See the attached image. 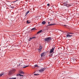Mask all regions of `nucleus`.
I'll return each mask as SVG.
<instances>
[{
  "label": "nucleus",
  "mask_w": 79,
  "mask_h": 79,
  "mask_svg": "<svg viewBox=\"0 0 79 79\" xmlns=\"http://www.w3.org/2000/svg\"><path fill=\"white\" fill-rule=\"evenodd\" d=\"M16 71V70L15 69H12L8 73V75L10 76L12 74V73H13L14 72H15Z\"/></svg>",
  "instance_id": "nucleus-1"
},
{
  "label": "nucleus",
  "mask_w": 79,
  "mask_h": 79,
  "mask_svg": "<svg viewBox=\"0 0 79 79\" xmlns=\"http://www.w3.org/2000/svg\"><path fill=\"white\" fill-rule=\"evenodd\" d=\"M51 39H52V38L51 37H48L47 38H45L44 40L46 42V41H47V42H50L51 40Z\"/></svg>",
  "instance_id": "nucleus-2"
},
{
  "label": "nucleus",
  "mask_w": 79,
  "mask_h": 79,
  "mask_svg": "<svg viewBox=\"0 0 79 79\" xmlns=\"http://www.w3.org/2000/svg\"><path fill=\"white\" fill-rule=\"evenodd\" d=\"M55 48V47H53L52 48L50 51V53H51V55H50V56H52V52H53V51H54Z\"/></svg>",
  "instance_id": "nucleus-3"
},
{
  "label": "nucleus",
  "mask_w": 79,
  "mask_h": 79,
  "mask_svg": "<svg viewBox=\"0 0 79 79\" xmlns=\"http://www.w3.org/2000/svg\"><path fill=\"white\" fill-rule=\"evenodd\" d=\"M45 68L41 69L39 70V72H40V73H43V72H44V71H45Z\"/></svg>",
  "instance_id": "nucleus-4"
},
{
  "label": "nucleus",
  "mask_w": 79,
  "mask_h": 79,
  "mask_svg": "<svg viewBox=\"0 0 79 79\" xmlns=\"http://www.w3.org/2000/svg\"><path fill=\"white\" fill-rule=\"evenodd\" d=\"M40 48L38 49V50H39V52H41V51H42V47L41 46L39 47Z\"/></svg>",
  "instance_id": "nucleus-5"
},
{
  "label": "nucleus",
  "mask_w": 79,
  "mask_h": 79,
  "mask_svg": "<svg viewBox=\"0 0 79 79\" xmlns=\"http://www.w3.org/2000/svg\"><path fill=\"white\" fill-rule=\"evenodd\" d=\"M56 24L55 23H52V24H49L48 25V26H53V25H55Z\"/></svg>",
  "instance_id": "nucleus-6"
},
{
  "label": "nucleus",
  "mask_w": 79,
  "mask_h": 79,
  "mask_svg": "<svg viewBox=\"0 0 79 79\" xmlns=\"http://www.w3.org/2000/svg\"><path fill=\"white\" fill-rule=\"evenodd\" d=\"M73 35H70L69 34H67L66 36V37H72Z\"/></svg>",
  "instance_id": "nucleus-7"
},
{
  "label": "nucleus",
  "mask_w": 79,
  "mask_h": 79,
  "mask_svg": "<svg viewBox=\"0 0 79 79\" xmlns=\"http://www.w3.org/2000/svg\"><path fill=\"white\" fill-rule=\"evenodd\" d=\"M64 6H66L67 7V8H68L69 6H71L69 4H67L65 5Z\"/></svg>",
  "instance_id": "nucleus-8"
},
{
  "label": "nucleus",
  "mask_w": 79,
  "mask_h": 79,
  "mask_svg": "<svg viewBox=\"0 0 79 79\" xmlns=\"http://www.w3.org/2000/svg\"><path fill=\"white\" fill-rule=\"evenodd\" d=\"M19 73H20V74L22 75H24V72L23 71H21L19 72Z\"/></svg>",
  "instance_id": "nucleus-9"
},
{
  "label": "nucleus",
  "mask_w": 79,
  "mask_h": 79,
  "mask_svg": "<svg viewBox=\"0 0 79 79\" xmlns=\"http://www.w3.org/2000/svg\"><path fill=\"white\" fill-rule=\"evenodd\" d=\"M42 30H41L40 31H38L37 33V34H39V33H41V32H42Z\"/></svg>",
  "instance_id": "nucleus-10"
},
{
  "label": "nucleus",
  "mask_w": 79,
  "mask_h": 79,
  "mask_svg": "<svg viewBox=\"0 0 79 79\" xmlns=\"http://www.w3.org/2000/svg\"><path fill=\"white\" fill-rule=\"evenodd\" d=\"M23 76V75H21L20 74H17V76Z\"/></svg>",
  "instance_id": "nucleus-11"
},
{
  "label": "nucleus",
  "mask_w": 79,
  "mask_h": 79,
  "mask_svg": "<svg viewBox=\"0 0 79 79\" xmlns=\"http://www.w3.org/2000/svg\"><path fill=\"white\" fill-rule=\"evenodd\" d=\"M44 52H43L41 54V57H42V56H44Z\"/></svg>",
  "instance_id": "nucleus-12"
},
{
  "label": "nucleus",
  "mask_w": 79,
  "mask_h": 79,
  "mask_svg": "<svg viewBox=\"0 0 79 79\" xmlns=\"http://www.w3.org/2000/svg\"><path fill=\"white\" fill-rule=\"evenodd\" d=\"M42 23L43 24H46V22L45 21H44L42 22Z\"/></svg>",
  "instance_id": "nucleus-13"
},
{
  "label": "nucleus",
  "mask_w": 79,
  "mask_h": 79,
  "mask_svg": "<svg viewBox=\"0 0 79 79\" xmlns=\"http://www.w3.org/2000/svg\"><path fill=\"white\" fill-rule=\"evenodd\" d=\"M10 7L11 8L13 9V8H15V7H14V6H11L10 5Z\"/></svg>",
  "instance_id": "nucleus-14"
},
{
  "label": "nucleus",
  "mask_w": 79,
  "mask_h": 79,
  "mask_svg": "<svg viewBox=\"0 0 79 79\" xmlns=\"http://www.w3.org/2000/svg\"><path fill=\"white\" fill-rule=\"evenodd\" d=\"M27 24H30V23H31V22H29V21L28 20H27Z\"/></svg>",
  "instance_id": "nucleus-15"
},
{
  "label": "nucleus",
  "mask_w": 79,
  "mask_h": 79,
  "mask_svg": "<svg viewBox=\"0 0 79 79\" xmlns=\"http://www.w3.org/2000/svg\"><path fill=\"white\" fill-rule=\"evenodd\" d=\"M16 79V77H15V78L12 77V78H10L9 79Z\"/></svg>",
  "instance_id": "nucleus-16"
},
{
  "label": "nucleus",
  "mask_w": 79,
  "mask_h": 79,
  "mask_svg": "<svg viewBox=\"0 0 79 79\" xmlns=\"http://www.w3.org/2000/svg\"><path fill=\"white\" fill-rule=\"evenodd\" d=\"M29 66V65L24 66L23 67V68H27V67H28Z\"/></svg>",
  "instance_id": "nucleus-17"
},
{
  "label": "nucleus",
  "mask_w": 79,
  "mask_h": 79,
  "mask_svg": "<svg viewBox=\"0 0 79 79\" xmlns=\"http://www.w3.org/2000/svg\"><path fill=\"white\" fill-rule=\"evenodd\" d=\"M29 13V11H28L26 13V15H27Z\"/></svg>",
  "instance_id": "nucleus-18"
},
{
  "label": "nucleus",
  "mask_w": 79,
  "mask_h": 79,
  "mask_svg": "<svg viewBox=\"0 0 79 79\" xmlns=\"http://www.w3.org/2000/svg\"><path fill=\"white\" fill-rule=\"evenodd\" d=\"M3 74L1 73L0 74V77H1V76H3Z\"/></svg>",
  "instance_id": "nucleus-19"
},
{
  "label": "nucleus",
  "mask_w": 79,
  "mask_h": 79,
  "mask_svg": "<svg viewBox=\"0 0 79 79\" xmlns=\"http://www.w3.org/2000/svg\"><path fill=\"white\" fill-rule=\"evenodd\" d=\"M19 1V0H16V1H13L12 2H17V1Z\"/></svg>",
  "instance_id": "nucleus-20"
},
{
  "label": "nucleus",
  "mask_w": 79,
  "mask_h": 79,
  "mask_svg": "<svg viewBox=\"0 0 79 79\" xmlns=\"http://www.w3.org/2000/svg\"><path fill=\"white\" fill-rule=\"evenodd\" d=\"M35 67H38V65L37 64H35L34 65Z\"/></svg>",
  "instance_id": "nucleus-21"
},
{
  "label": "nucleus",
  "mask_w": 79,
  "mask_h": 79,
  "mask_svg": "<svg viewBox=\"0 0 79 79\" xmlns=\"http://www.w3.org/2000/svg\"><path fill=\"white\" fill-rule=\"evenodd\" d=\"M35 28H32L31 30V31H32L33 30H35Z\"/></svg>",
  "instance_id": "nucleus-22"
},
{
  "label": "nucleus",
  "mask_w": 79,
  "mask_h": 79,
  "mask_svg": "<svg viewBox=\"0 0 79 79\" xmlns=\"http://www.w3.org/2000/svg\"><path fill=\"white\" fill-rule=\"evenodd\" d=\"M38 75H39V74H34V76H38Z\"/></svg>",
  "instance_id": "nucleus-23"
},
{
  "label": "nucleus",
  "mask_w": 79,
  "mask_h": 79,
  "mask_svg": "<svg viewBox=\"0 0 79 79\" xmlns=\"http://www.w3.org/2000/svg\"><path fill=\"white\" fill-rule=\"evenodd\" d=\"M35 37H32V39H35Z\"/></svg>",
  "instance_id": "nucleus-24"
},
{
  "label": "nucleus",
  "mask_w": 79,
  "mask_h": 79,
  "mask_svg": "<svg viewBox=\"0 0 79 79\" xmlns=\"http://www.w3.org/2000/svg\"><path fill=\"white\" fill-rule=\"evenodd\" d=\"M30 39L32 40V38H30Z\"/></svg>",
  "instance_id": "nucleus-25"
},
{
  "label": "nucleus",
  "mask_w": 79,
  "mask_h": 79,
  "mask_svg": "<svg viewBox=\"0 0 79 79\" xmlns=\"http://www.w3.org/2000/svg\"><path fill=\"white\" fill-rule=\"evenodd\" d=\"M49 5H50V4H47V6H49Z\"/></svg>",
  "instance_id": "nucleus-26"
},
{
  "label": "nucleus",
  "mask_w": 79,
  "mask_h": 79,
  "mask_svg": "<svg viewBox=\"0 0 79 79\" xmlns=\"http://www.w3.org/2000/svg\"><path fill=\"white\" fill-rule=\"evenodd\" d=\"M27 14H25V16H27Z\"/></svg>",
  "instance_id": "nucleus-27"
},
{
  "label": "nucleus",
  "mask_w": 79,
  "mask_h": 79,
  "mask_svg": "<svg viewBox=\"0 0 79 79\" xmlns=\"http://www.w3.org/2000/svg\"><path fill=\"white\" fill-rule=\"evenodd\" d=\"M31 39H30V38L29 39V40H29V41H31Z\"/></svg>",
  "instance_id": "nucleus-28"
},
{
  "label": "nucleus",
  "mask_w": 79,
  "mask_h": 79,
  "mask_svg": "<svg viewBox=\"0 0 79 79\" xmlns=\"http://www.w3.org/2000/svg\"><path fill=\"white\" fill-rule=\"evenodd\" d=\"M64 26L66 27V26H67V25H64Z\"/></svg>",
  "instance_id": "nucleus-29"
},
{
  "label": "nucleus",
  "mask_w": 79,
  "mask_h": 79,
  "mask_svg": "<svg viewBox=\"0 0 79 79\" xmlns=\"http://www.w3.org/2000/svg\"><path fill=\"white\" fill-rule=\"evenodd\" d=\"M71 34H74V33H71Z\"/></svg>",
  "instance_id": "nucleus-30"
},
{
  "label": "nucleus",
  "mask_w": 79,
  "mask_h": 79,
  "mask_svg": "<svg viewBox=\"0 0 79 79\" xmlns=\"http://www.w3.org/2000/svg\"><path fill=\"white\" fill-rule=\"evenodd\" d=\"M59 31H61V32H63V31H62L61 30H59Z\"/></svg>",
  "instance_id": "nucleus-31"
},
{
  "label": "nucleus",
  "mask_w": 79,
  "mask_h": 79,
  "mask_svg": "<svg viewBox=\"0 0 79 79\" xmlns=\"http://www.w3.org/2000/svg\"><path fill=\"white\" fill-rule=\"evenodd\" d=\"M48 24H50V22H48Z\"/></svg>",
  "instance_id": "nucleus-32"
},
{
  "label": "nucleus",
  "mask_w": 79,
  "mask_h": 79,
  "mask_svg": "<svg viewBox=\"0 0 79 79\" xmlns=\"http://www.w3.org/2000/svg\"><path fill=\"white\" fill-rule=\"evenodd\" d=\"M71 33H69V34H71Z\"/></svg>",
  "instance_id": "nucleus-33"
},
{
  "label": "nucleus",
  "mask_w": 79,
  "mask_h": 79,
  "mask_svg": "<svg viewBox=\"0 0 79 79\" xmlns=\"http://www.w3.org/2000/svg\"><path fill=\"white\" fill-rule=\"evenodd\" d=\"M67 34H69V33H67Z\"/></svg>",
  "instance_id": "nucleus-34"
}]
</instances>
